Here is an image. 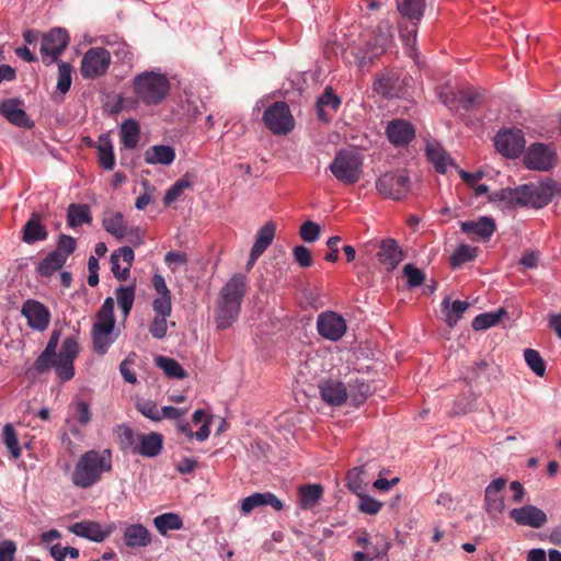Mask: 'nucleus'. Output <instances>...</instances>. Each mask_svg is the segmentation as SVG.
<instances>
[{"label":"nucleus","instance_id":"338daca9","mask_svg":"<svg viewBox=\"0 0 561 561\" xmlns=\"http://www.w3.org/2000/svg\"><path fill=\"white\" fill-rule=\"evenodd\" d=\"M156 317L168 318L172 311L171 296H159L152 302Z\"/></svg>","mask_w":561,"mask_h":561},{"label":"nucleus","instance_id":"a211bd4d","mask_svg":"<svg viewBox=\"0 0 561 561\" xmlns=\"http://www.w3.org/2000/svg\"><path fill=\"white\" fill-rule=\"evenodd\" d=\"M377 259L380 264L392 271L404 259V253L394 239L387 238L378 242Z\"/></svg>","mask_w":561,"mask_h":561},{"label":"nucleus","instance_id":"20e7f679","mask_svg":"<svg viewBox=\"0 0 561 561\" xmlns=\"http://www.w3.org/2000/svg\"><path fill=\"white\" fill-rule=\"evenodd\" d=\"M334 178L345 184H356L363 172V160L357 152L340 150L329 167Z\"/></svg>","mask_w":561,"mask_h":561},{"label":"nucleus","instance_id":"0e129e2a","mask_svg":"<svg viewBox=\"0 0 561 561\" xmlns=\"http://www.w3.org/2000/svg\"><path fill=\"white\" fill-rule=\"evenodd\" d=\"M350 393L354 396V400L359 404L370 396L371 389L368 383L356 380L354 385L350 383Z\"/></svg>","mask_w":561,"mask_h":561},{"label":"nucleus","instance_id":"13d9d810","mask_svg":"<svg viewBox=\"0 0 561 561\" xmlns=\"http://www.w3.org/2000/svg\"><path fill=\"white\" fill-rule=\"evenodd\" d=\"M71 66L66 62L58 64V81L57 89L61 93H67L71 87Z\"/></svg>","mask_w":561,"mask_h":561},{"label":"nucleus","instance_id":"f3484780","mask_svg":"<svg viewBox=\"0 0 561 561\" xmlns=\"http://www.w3.org/2000/svg\"><path fill=\"white\" fill-rule=\"evenodd\" d=\"M508 515L517 525L531 528H541L548 520L547 514L541 508L531 504L513 508Z\"/></svg>","mask_w":561,"mask_h":561},{"label":"nucleus","instance_id":"bb28decb","mask_svg":"<svg viewBox=\"0 0 561 561\" xmlns=\"http://www.w3.org/2000/svg\"><path fill=\"white\" fill-rule=\"evenodd\" d=\"M48 237L47 229L42 225V215L33 211L23 227L22 240L27 244L44 241Z\"/></svg>","mask_w":561,"mask_h":561},{"label":"nucleus","instance_id":"f257e3e1","mask_svg":"<svg viewBox=\"0 0 561 561\" xmlns=\"http://www.w3.org/2000/svg\"><path fill=\"white\" fill-rule=\"evenodd\" d=\"M245 293L247 277L242 274H234L221 287L215 309L217 329L226 330L238 319Z\"/></svg>","mask_w":561,"mask_h":561},{"label":"nucleus","instance_id":"6e6552de","mask_svg":"<svg viewBox=\"0 0 561 561\" xmlns=\"http://www.w3.org/2000/svg\"><path fill=\"white\" fill-rule=\"evenodd\" d=\"M79 354V343L76 336H67L56 353L53 367L56 375L62 380L68 381L75 375L73 360Z\"/></svg>","mask_w":561,"mask_h":561},{"label":"nucleus","instance_id":"412c9836","mask_svg":"<svg viewBox=\"0 0 561 561\" xmlns=\"http://www.w3.org/2000/svg\"><path fill=\"white\" fill-rule=\"evenodd\" d=\"M341 105V99L333 89L327 87L316 103L317 117L319 121L329 123Z\"/></svg>","mask_w":561,"mask_h":561},{"label":"nucleus","instance_id":"3c124183","mask_svg":"<svg viewBox=\"0 0 561 561\" xmlns=\"http://www.w3.org/2000/svg\"><path fill=\"white\" fill-rule=\"evenodd\" d=\"M116 299L118 302V306L124 314V317H127L133 308L134 300H135V287L134 286H127V287H118L116 289Z\"/></svg>","mask_w":561,"mask_h":561},{"label":"nucleus","instance_id":"a19ab883","mask_svg":"<svg viewBox=\"0 0 561 561\" xmlns=\"http://www.w3.org/2000/svg\"><path fill=\"white\" fill-rule=\"evenodd\" d=\"M102 224L108 233L118 240H124L127 225L125 224L124 216L121 213H106Z\"/></svg>","mask_w":561,"mask_h":561},{"label":"nucleus","instance_id":"a18cd8bd","mask_svg":"<svg viewBox=\"0 0 561 561\" xmlns=\"http://www.w3.org/2000/svg\"><path fill=\"white\" fill-rule=\"evenodd\" d=\"M519 187L502 188L489 195L490 202H501L503 206L514 208L519 206Z\"/></svg>","mask_w":561,"mask_h":561},{"label":"nucleus","instance_id":"b1692460","mask_svg":"<svg viewBox=\"0 0 561 561\" xmlns=\"http://www.w3.org/2000/svg\"><path fill=\"white\" fill-rule=\"evenodd\" d=\"M388 139L396 146L408 145L415 136L414 127L404 119H394L390 122L386 129Z\"/></svg>","mask_w":561,"mask_h":561},{"label":"nucleus","instance_id":"09e8293b","mask_svg":"<svg viewBox=\"0 0 561 561\" xmlns=\"http://www.w3.org/2000/svg\"><path fill=\"white\" fill-rule=\"evenodd\" d=\"M504 314H506L504 308H500L495 312L478 314L472 321V328L477 331L489 329L497 324Z\"/></svg>","mask_w":561,"mask_h":561},{"label":"nucleus","instance_id":"5701e85b","mask_svg":"<svg viewBox=\"0 0 561 561\" xmlns=\"http://www.w3.org/2000/svg\"><path fill=\"white\" fill-rule=\"evenodd\" d=\"M68 530L79 537L94 542H103L111 534L102 529L101 525L93 520H82L68 526Z\"/></svg>","mask_w":561,"mask_h":561},{"label":"nucleus","instance_id":"dca6fc26","mask_svg":"<svg viewBox=\"0 0 561 561\" xmlns=\"http://www.w3.org/2000/svg\"><path fill=\"white\" fill-rule=\"evenodd\" d=\"M507 479L501 477L493 480L484 490V508L492 517H497L504 512L505 502L502 494Z\"/></svg>","mask_w":561,"mask_h":561},{"label":"nucleus","instance_id":"5fc2aeb1","mask_svg":"<svg viewBox=\"0 0 561 561\" xmlns=\"http://www.w3.org/2000/svg\"><path fill=\"white\" fill-rule=\"evenodd\" d=\"M525 360L528 367L537 375L543 376L546 371V364L541 358L539 352L533 348H527L524 352Z\"/></svg>","mask_w":561,"mask_h":561},{"label":"nucleus","instance_id":"bf43d9fd","mask_svg":"<svg viewBox=\"0 0 561 561\" xmlns=\"http://www.w3.org/2000/svg\"><path fill=\"white\" fill-rule=\"evenodd\" d=\"M136 409L139 413H141L145 417L160 422V415L157 403L152 400H140L136 403Z\"/></svg>","mask_w":561,"mask_h":561},{"label":"nucleus","instance_id":"680f3d73","mask_svg":"<svg viewBox=\"0 0 561 561\" xmlns=\"http://www.w3.org/2000/svg\"><path fill=\"white\" fill-rule=\"evenodd\" d=\"M359 503H358V510L362 513L369 514V515H376L381 508L382 503L375 500L371 496L359 494Z\"/></svg>","mask_w":561,"mask_h":561},{"label":"nucleus","instance_id":"0eeeda50","mask_svg":"<svg viewBox=\"0 0 561 561\" xmlns=\"http://www.w3.org/2000/svg\"><path fill=\"white\" fill-rule=\"evenodd\" d=\"M263 122L274 135H287L295 127L289 106L283 101L273 103L264 111Z\"/></svg>","mask_w":561,"mask_h":561},{"label":"nucleus","instance_id":"e433bc0d","mask_svg":"<svg viewBox=\"0 0 561 561\" xmlns=\"http://www.w3.org/2000/svg\"><path fill=\"white\" fill-rule=\"evenodd\" d=\"M92 216L90 207L87 204H70L67 211V222L71 228L81 226L82 224H90Z\"/></svg>","mask_w":561,"mask_h":561},{"label":"nucleus","instance_id":"6ab92c4d","mask_svg":"<svg viewBox=\"0 0 561 561\" xmlns=\"http://www.w3.org/2000/svg\"><path fill=\"white\" fill-rule=\"evenodd\" d=\"M319 391L322 400L329 405L334 407L342 405L348 397V391L344 383L334 379L322 380L319 383Z\"/></svg>","mask_w":561,"mask_h":561},{"label":"nucleus","instance_id":"4be33fe9","mask_svg":"<svg viewBox=\"0 0 561 561\" xmlns=\"http://www.w3.org/2000/svg\"><path fill=\"white\" fill-rule=\"evenodd\" d=\"M270 505L279 512L284 508L283 502L272 492L253 493L241 502V512L244 515L250 514L254 508Z\"/></svg>","mask_w":561,"mask_h":561},{"label":"nucleus","instance_id":"473e14b6","mask_svg":"<svg viewBox=\"0 0 561 561\" xmlns=\"http://www.w3.org/2000/svg\"><path fill=\"white\" fill-rule=\"evenodd\" d=\"M425 153L427 160L434 165L438 173H446L448 165L453 164V159L439 144L428 142L425 147Z\"/></svg>","mask_w":561,"mask_h":561},{"label":"nucleus","instance_id":"cd10ccee","mask_svg":"<svg viewBox=\"0 0 561 561\" xmlns=\"http://www.w3.org/2000/svg\"><path fill=\"white\" fill-rule=\"evenodd\" d=\"M123 539L129 548H144L151 543V534L144 525L133 524L125 528Z\"/></svg>","mask_w":561,"mask_h":561},{"label":"nucleus","instance_id":"6e6d98bb","mask_svg":"<svg viewBox=\"0 0 561 561\" xmlns=\"http://www.w3.org/2000/svg\"><path fill=\"white\" fill-rule=\"evenodd\" d=\"M482 95L472 88L458 91V102L465 110H470L481 103Z\"/></svg>","mask_w":561,"mask_h":561},{"label":"nucleus","instance_id":"052dcab7","mask_svg":"<svg viewBox=\"0 0 561 561\" xmlns=\"http://www.w3.org/2000/svg\"><path fill=\"white\" fill-rule=\"evenodd\" d=\"M320 226L311 220L305 221L299 229V236L305 242H314L320 237Z\"/></svg>","mask_w":561,"mask_h":561},{"label":"nucleus","instance_id":"c85d7f7f","mask_svg":"<svg viewBox=\"0 0 561 561\" xmlns=\"http://www.w3.org/2000/svg\"><path fill=\"white\" fill-rule=\"evenodd\" d=\"M323 486L319 483L302 484L298 488V503L301 510H312L323 496Z\"/></svg>","mask_w":561,"mask_h":561},{"label":"nucleus","instance_id":"c9c22d12","mask_svg":"<svg viewBox=\"0 0 561 561\" xmlns=\"http://www.w3.org/2000/svg\"><path fill=\"white\" fill-rule=\"evenodd\" d=\"M276 225L273 221H267L257 231L255 236V242L252 247L254 254H263L265 250L271 245L275 238Z\"/></svg>","mask_w":561,"mask_h":561},{"label":"nucleus","instance_id":"4d7b16f0","mask_svg":"<svg viewBox=\"0 0 561 561\" xmlns=\"http://www.w3.org/2000/svg\"><path fill=\"white\" fill-rule=\"evenodd\" d=\"M364 472L362 467H355L350 470L346 476L347 488L357 495L362 494L364 491V481L362 479Z\"/></svg>","mask_w":561,"mask_h":561},{"label":"nucleus","instance_id":"7c9ffc66","mask_svg":"<svg viewBox=\"0 0 561 561\" xmlns=\"http://www.w3.org/2000/svg\"><path fill=\"white\" fill-rule=\"evenodd\" d=\"M114 328V299L107 297L96 313V322L93 324V329L103 333H113Z\"/></svg>","mask_w":561,"mask_h":561},{"label":"nucleus","instance_id":"393cba45","mask_svg":"<svg viewBox=\"0 0 561 561\" xmlns=\"http://www.w3.org/2000/svg\"><path fill=\"white\" fill-rule=\"evenodd\" d=\"M162 448L163 436L160 433H138V445L135 447V454L151 458L158 456Z\"/></svg>","mask_w":561,"mask_h":561},{"label":"nucleus","instance_id":"9b49d317","mask_svg":"<svg viewBox=\"0 0 561 561\" xmlns=\"http://www.w3.org/2000/svg\"><path fill=\"white\" fill-rule=\"evenodd\" d=\"M557 152L551 145L531 144L524 156V163L530 170L549 171L556 164Z\"/></svg>","mask_w":561,"mask_h":561},{"label":"nucleus","instance_id":"69168bd1","mask_svg":"<svg viewBox=\"0 0 561 561\" xmlns=\"http://www.w3.org/2000/svg\"><path fill=\"white\" fill-rule=\"evenodd\" d=\"M168 321L164 317H154L149 325V333L153 339L162 340L167 336Z\"/></svg>","mask_w":561,"mask_h":561},{"label":"nucleus","instance_id":"4468645a","mask_svg":"<svg viewBox=\"0 0 561 561\" xmlns=\"http://www.w3.org/2000/svg\"><path fill=\"white\" fill-rule=\"evenodd\" d=\"M317 329L324 339L339 341L345 334L347 327L342 316L333 311H325L319 314Z\"/></svg>","mask_w":561,"mask_h":561},{"label":"nucleus","instance_id":"79ce46f5","mask_svg":"<svg viewBox=\"0 0 561 561\" xmlns=\"http://www.w3.org/2000/svg\"><path fill=\"white\" fill-rule=\"evenodd\" d=\"M443 310L445 311L446 322L449 328H454L459 319L463 316L466 310L469 308L467 301L455 300L449 307V298H445L442 302Z\"/></svg>","mask_w":561,"mask_h":561},{"label":"nucleus","instance_id":"1a4fd4ad","mask_svg":"<svg viewBox=\"0 0 561 561\" xmlns=\"http://www.w3.org/2000/svg\"><path fill=\"white\" fill-rule=\"evenodd\" d=\"M111 64V54L103 47L90 48L81 59L80 72L84 79H95L103 76Z\"/></svg>","mask_w":561,"mask_h":561},{"label":"nucleus","instance_id":"37998d69","mask_svg":"<svg viewBox=\"0 0 561 561\" xmlns=\"http://www.w3.org/2000/svg\"><path fill=\"white\" fill-rule=\"evenodd\" d=\"M66 263V260L59 252H50L48 253L39 263L37 266L38 273L44 277L51 276L56 271L60 270L64 264Z\"/></svg>","mask_w":561,"mask_h":561},{"label":"nucleus","instance_id":"603ef678","mask_svg":"<svg viewBox=\"0 0 561 561\" xmlns=\"http://www.w3.org/2000/svg\"><path fill=\"white\" fill-rule=\"evenodd\" d=\"M92 343L93 351L99 355H104L108 351L110 346L114 342L112 333H103L92 328Z\"/></svg>","mask_w":561,"mask_h":561},{"label":"nucleus","instance_id":"39448f33","mask_svg":"<svg viewBox=\"0 0 561 561\" xmlns=\"http://www.w3.org/2000/svg\"><path fill=\"white\" fill-rule=\"evenodd\" d=\"M376 190L385 198L400 201L410 193L411 180L404 169L381 174L375 183Z\"/></svg>","mask_w":561,"mask_h":561},{"label":"nucleus","instance_id":"2eb2a0df","mask_svg":"<svg viewBox=\"0 0 561 561\" xmlns=\"http://www.w3.org/2000/svg\"><path fill=\"white\" fill-rule=\"evenodd\" d=\"M21 313L27 320V325L36 331H45L50 321V312L42 302L27 299L21 309Z\"/></svg>","mask_w":561,"mask_h":561},{"label":"nucleus","instance_id":"ddd939ff","mask_svg":"<svg viewBox=\"0 0 561 561\" xmlns=\"http://www.w3.org/2000/svg\"><path fill=\"white\" fill-rule=\"evenodd\" d=\"M552 197L553 188L550 185L526 184L519 186V207L541 208L547 206Z\"/></svg>","mask_w":561,"mask_h":561},{"label":"nucleus","instance_id":"f03ea898","mask_svg":"<svg viewBox=\"0 0 561 561\" xmlns=\"http://www.w3.org/2000/svg\"><path fill=\"white\" fill-rule=\"evenodd\" d=\"M112 470V451L110 449L88 450L79 458L72 472V483L88 489L99 482L104 472Z\"/></svg>","mask_w":561,"mask_h":561},{"label":"nucleus","instance_id":"f8f14e48","mask_svg":"<svg viewBox=\"0 0 561 561\" xmlns=\"http://www.w3.org/2000/svg\"><path fill=\"white\" fill-rule=\"evenodd\" d=\"M494 145L503 156L517 158L523 152L526 140L520 129H502L496 134Z\"/></svg>","mask_w":561,"mask_h":561},{"label":"nucleus","instance_id":"774afa93","mask_svg":"<svg viewBox=\"0 0 561 561\" xmlns=\"http://www.w3.org/2000/svg\"><path fill=\"white\" fill-rule=\"evenodd\" d=\"M76 245L77 243L75 238L62 234L60 236L57 248L54 251L59 252V254H61V256L67 261V257L75 252Z\"/></svg>","mask_w":561,"mask_h":561},{"label":"nucleus","instance_id":"423d86ee","mask_svg":"<svg viewBox=\"0 0 561 561\" xmlns=\"http://www.w3.org/2000/svg\"><path fill=\"white\" fill-rule=\"evenodd\" d=\"M390 30L388 23H380L373 37L363 47H354L353 54L360 65H365L385 53L392 39Z\"/></svg>","mask_w":561,"mask_h":561},{"label":"nucleus","instance_id":"f704fd0d","mask_svg":"<svg viewBox=\"0 0 561 561\" xmlns=\"http://www.w3.org/2000/svg\"><path fill=\"white\" fill-rule=\"evenodd\" d=\"M397 8L400 14L410 22H420L424 13L425 3L424 0H398Z\"/></svg>","mask_w":561,"mask_h":561},{"label":"nucleus","instance_id":"4c0bfd02","mask_svg":"<svg viewBox=\"0 0 561 561\" xmlns=\"http://www.w3.org/2000/svg\"><path fill=\"white\" fill-rule=\"evenodd\" d=\"M153 525L162 536H165L170 530L182 529L183 520L176 513H164L153 518Z\"/></svg>","mask_w":561,"mask_h":561},{"label":"nucleus","instance_id":"c03bdc74","mask_svg":"<svg viewBox=\"0 0 561 561\" xmlns=\"http://www.w3.org/2000/svg\"><path fill=\"white\" fill-rule=\"evenodd\" d=\"M115 432L121 450L135 454V447L138 445V433H134L127 425H118Z\"/></svg>","mask_w":561,"mask_h":561},{"label":"nucleus","instance_id":"49530a36","mask_svg":"<svg viewBox=\"0 0 561 561\" xmlns=\"http://www.w3.org/2000/svg\"><path fill=\"white\" fill-rule=\"evenodd\" d=\"M156 365L160 369L163 370V373L169 378H176V379H183L186 376L185 370L183 367L173 358L165 357V356H158L156 357Z\"/></svg>","mask_w":561,"mask_h":561},{"label":"nucleus","instance_id":"aec40b11","mask_svg":"<svg viewBox=\"0 0 561 561\" xmlns=\"http://www.w3.org/2000/svg\"><path fill=\"white\" fill-rule=\"evenodd\" d=\"M21 105L22 101L19 99H7L0 104V114L15 126L31 128L33 123Z\"/></svg>","mask_w":561,"mask_h":561},{"label":"nucleus","instance_id":"2f4dec72","mask_svg":"<svg viewBox=\"0 0 561 561\" xmlns=\"http://www.w3.org/2000/svg\"><path fill=\"white\" fill-rule=\"evenodd\" d=\"M495 230V222L489 217H480L478 220L461 222V231L467 234L478 236L481 239H489Z\"/></svg>","mask_w":561,"mask_h":561},{"label":"nucleus","instance_id":"864d4df0","mask_svg":"<svg viewBox=\"0 0 561 561\" xmlns=\"http://www.w3.org/2000/svg\"><path fill=\"white\" fill-rule=\"evenodd\" d=\"M192 185V182L188 179V175L185 174L181 179H179L165 193L164 195V204L170 205L181 197L183 192Z\"/></svg>","mask_w":561,"mask_h":561},{"label":"nucleus","instance_id":"8fccbe9b","mask_svg":"<svg viewBox=\"0 0 561 561\" xmlns=\"http://www.w3.org/2000/svg\"><path fill=\"white\" fill-rule=\"evenodd\" d=\"M477 256V248L461 244L457 248L450 257V265L453 268H457L462 264L474 260Z\"/></svg>","mask_w":561,"mask_h":561},{"label":"nucleus","instance_id":"ea45409f","mask_svg":"<svg viewBox=\"0 0 561 561\" xmlns=\"http://www.w3.org/2000/svg\"><path fill=\"white\" fill-rule=\"evenodd\" d=\"M121 141L127 149H134L138 141L140 135V126L137 121L130 118L121 125Z\"/></svg>","mask_w":561,"mask_h":561},{"label":"nucleus","instance_id":"72a5a7b5","mask_svg":"<svg viewBox=\"0 0 561 561\" xmlns=\"http://www.w3.org/2000/svg\"><path fill=\"white\" fill-rule=\"evenodd\" d=\"M98 161L105 170H113L115 167V156L113 145L107 134H102L98 140Z\"/></svg>","mask_w":561,"mask_h":561},{"label":"nucleus","instance_id":"9d476101","mask_svg":"<svg viewBox=\"0 0 561 561\" xmlns=\"http://www.w3.org/2000/svg\"><path fill=\"white\" fill-rule=\"evenodd\" d=\"M69 35L61 27L51 28L42 36L41 55L42 60L46 65L57 61L62 51L67 48Z\"/></svg>","mask_w":561,"mask_h":561},{"label":"nucleus","instance_id":"a878e982","mask_svg":"<svg viewBox=\"0 0 561 561\" xmlns=\"http://www.w3.org/2000/svg\"><path fill=\"white\" fill-rule=\"evenodd\" d=\"M59 339H60V331L56 330V329L53 330L45 350L36 358V360L34 362V365H33L34 369L38 374H43L53 367L54 359L56 357V350L58 347Z\"/></svg>","mask_w":561,"mask_h":561},{"label":"nucleus","instance_id":"7ed1b4c3","mask_svg":"<svg viewBox=\"0 0 561 561\" xmlns=\"http://www.w3.org/2000/svg\"><path fill=\"white\" fill-rule=\"evenodd\" d=\"M133 90L146 105L160 104L170 90L168 78L156 71H144L133 80Z\"/></svg>","mask_w":561,"mask_h":561},{"label":"nucleus","instance_id":"e2e57ef3","mask_svg":"<svg viewBox=\"0 0 561 561\" xmlns=\"http://www.w3.org/2000/svg\"><path fill=\"white\" fill-rule=\"evenodd\" d=\"M403 273L410 287L421 286L425 279V274L412 264H407L403 267Z\"/></svg>","mask_w":561,"mask_h":561},{"label":"nucleus","instance_id":"58836bf2","mask_svg":"<svg viewBox=\"0 0 561 561\" xmlns=\"http://www.w3.org/2000/svg\"><path fill=\"white\" fill-rule=\"evenodd\" d=\"M375 91L385 98H393L398 94L399 77L393 72L383 73L374 83Z\"/></svg>","mask_w":561,"mask_h":561},{"label":"nucleus","instance_id":"de8ad7c7","mask_svg":"<svg viewBox=\"0 0 561 561\" xmlns=\"http://www.w3.org/2000/svg\"><path fill=\"white\" fill-rule=\"evenodd\" d=\"M2 442L5 445V447L8 448L9 453L13 459H16L21 456L22 450H21V447L19 444L18 433L14 430L13 425L10 423H7L3 426Z\"/></svg>","mask_w":561,"mask_h":561},{"label":"nucleus","instance_id":"c756f323","mask_svg":"<svg viewBox=\"0 0 561 561\" xmlns=\"http://www.w3.org/2000/svg\"><path fill=\"white\" fill-rule=\"evenodd\" d=\"M175 159V150L171 146L154 145L149 147L144 153V160L147 164L170 165Z\"/></svg>","mask_w":561,"mask_h":561}]
</instances>
